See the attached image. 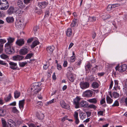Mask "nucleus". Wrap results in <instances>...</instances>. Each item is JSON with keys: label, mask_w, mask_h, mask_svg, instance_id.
I'll return each instance as SVG.
<instances>
[{"label": "nucleus", "mask_w": 127, "mask_h": 127, "mask_svg": "<svg viewBox=\"0 0 127 127\" xmlns=\"http://www.w3.org/2000/svg\"><path fill=\"white\" fill-rule=\"evenodd\" d=\"M41 83L38 82L33 83L31 88V92H34V94H38L41 90V89L39 88L41 85Z\"/></svg>", "instance_id": "nucleus-1"}, {"label": "nucleus", "mask_w": 127, "mask_h": 127, "mask_svg": "<svg viewBox=\"0 0 127 127\" xmlns=\"http://www.w3.org/2000/svg\"><path fill=\"white\" fill-rule=\"evenodd\" d=\"M9 6L8 2L6 0H0V8L2 10H6Z\"/></svg>", "instance_id": "nucleus-2"}, {"label": "nucleus", "mask_w": 127, "mask_h": 127, "mask_svg": "<svg viewBox=\"0 0 127 127\" xmlns=\"http://www.w3.org/2000/svg\"><path fill=\"white\" fill-rule=\"evenodd\" d=\"M127 69V65L126 64L121 65L120 66H117L115 69L116 70H117L120 72H122L125 71Z\"/></svg>", "instance_id": "nucleus-3"}, {"label": "nucleus", "mask_w": 127, "mask_h": 127, "mask_svg": "<svg viewBox=\"0 0 127 127\" xmlns=\"http://www.w3.org/2000/svg\"><path fill=\"white\" fill-rule=\"evenodd\" d=\"M81 99L80 97L77 96L73 100V103L75 105V107L76 108H79L80 101Z\"/></svg>", "instance_id": "nucleus-4"}, {"label": "nucleus", "mask_w": 127, "mask_h": 127, "mask_svg": "<svg viewBox=\"0 0 127 127\" xmlns=\"http://www.w3.org/2000/svg\"><path fill=\"white\" fill-rule=\"evenodd\" d=\"M29 51V49L27 47H23L19 51V54L21 55H24L27 54Z\"/></svg>", "instance_id": "nucleus-5"}, {"label": "nucleus", "mask_w": 127, "mask_h": 127, "mask_svg": "<svg viewBox=\"0 0 127 127\" xmlns=\"http://www.w3.org/2000/svg\"><path fill=\"white\" fill-rule=\"evenodd\" d=\"M80 88L83 90H85L88 88L89 87V84L88 82L84 81L80 82Z\"/></svg>", "instance_id": "nucleus-6"}, {"label": "nucleus", "mask_w": 127, "mask_h": 127, "mask_svg": "<svg viewBox=\"0 0 127 127\" xmlns=\"http://www.w3.org/2000/svg\"><path fill=\"white\" fill-rule=\"evenodd\" d=\"M48 1H44L38 3V6L41 8L43 9L46 7L48 4Z\"/></svg>", "instance_id": "nucleus-7"}, {"label": "nucleus", "mask_w": 127, "mask_h": 127, "mask_svg": "<svg viewBox=\"0 0 127 127\" xmlns=\"http://www.w3.org/2000/svg\"><path fill=\"white\" fill-rule=\"evenodd\" d=\"M93 92L90 90H88L84 92L83 94L84 97H91L93 95Z\"/></svg>", "instance_id": "nucleus-8"}, {"label": "nucleus", "mask_w": 127, "mask_h": 127, "mask_svg": "<svg viewBox=\"0 0 127 127\" xmlns=\"http://www.w3.org/2000/svg\"><path fill=\"white\" fill-rule=\"evenodd\" d=\"M24 59V57L21 55H17L12 57V59L15 61H20Z\"/></svg>", "instance_id": "nucleus-9"}, {"label": "nucleus", "mask_w": 127, "mask_h": 127, "mask_svg": "<svg viewBox=\"0 0 127 127\" xmlns=\"http://www.w3.org/2000/svg\"><path fill=\"white\" fill-rule=\"evenodd\" d=\"M7 125L8 127H16L15 123L13 120L10 119L8 120Z\"/></svg>", "instance_id": "nucleus-10"}, {"label": "nucleus", "mask_w": 127, "mask_h": 127, "mask_svg": "<svg viewBox=\"0 0 127 127\" xmlns=\"http://www.w3.org/2000/svg\"><path fill=\"white\" fill-rule=\"evenodd\" d=\"M60 103L61 106L63 108L68 110L70 109V106L66 104L64 100H61L60 101Z\"/></svg>", "instance_id": "nucleus-11"}, {"label": "nucleus", "mask_w": 127, "mask_h": 127, "mask_svg": "<svg viewBox=\"0 0 127 127\" xmlns=\"http://www.w3.org/2000/svg\"><path fill=\"white\" fill-rule=\"evenodd\" d=\"M15 25L16 27L19 29L22 28L23 26V23L20 20L17 21L15 22Z\"/></svg>", "instance_id": "nucleus-12"}, {"label": "nucleus", "mask_w": 127, "mask_h": 127, "mask_svg": "<svg viewBox=\"0 0 127 127\" xmlns=\"http://www.w3.org/2000/svg\"><path fill=\"white\" fill-rule=\"evenodd\" d=\"M9 67L13 70L16 69L17 68V64L13 62L10 61L9 62Z\"/></svg>", "instance_id": "nucleus-13"}, {"label": "nucleus", "mask_w": 127, "mask_h": 127, "mask_svg": "<svg viewBox=\"0 0 127 127\" xmlns=\"http://www.w3.org/2000/svg\"><path fill=\"white\" fill-rule=\"evenodd\" d=\"M17 4V6L20 8H23L25 6V4L23 3L22 0H18Z\"/></svg>", "instance_id": "nucleus-14"}, {"label": "nucleus", "mask_w": 127, "mask_h": 127, "mask_svg": "<svg viewBox=\"0 0 127 127\" xmlns=\"http://www.w3.org/2000/svg\"><path fill=\"white\" fill-rule=\"evenodd\" d=\"M67 77L70 81L73 82L74 81V77L70 72L68 73L67 75Z\"/></svg>", "instance_id": "nucleus-15"}, {"label": "nucleus", "mask_w": 127, "mask_h": 127, "mask_svg": "<svg viewBox=\"0 0 127 127\" xmlns=\"http://www.w3.org/2000/svg\"><path fill=\"white\" fill-rule=\"evenodd\" d=\"M6 42V41L4 39H0V53L2 52L3 50V44Z\"/></svg>", "instance_id": "nucleus-16"}, {"label": "nucleus", "mask_w": 127, "mask_h": 127, "mask_svg": "<svg viewBox=\"0 0 127 127\" xmlns=\"http://www.w3.org/2000/svg\"><path fill=\"white\" fill-rule=\"evenodd\" d=\"M25 100L23 99L22 100H20L19 102V108L22 110L24 107V105L25 104Z\"/></svg>", "instance_id": "nucleus-17"}, {"label": "nucleus", "mask_w": 127, "mask_h": 127, "mask_svg": "<svg viewBox=\"0 0 127 127\" xmlns=\"http://www.w3.org/2000/svg\"><path fill=\"white\" fill-rule=\"evenodd\" d=\"M16 44L19 46H21L24 43V41L23 39L18 40L16 42Z\"/></svg>", "instance_id": "nucleus-18"}, {"label": "nucleus", "mask_w": 127, "mask_h": 127, "mask_svg": "<svg viewBox=\"0 0 127 127\" xmlns=\"http://www.w3.org/2000/svg\"><path fill=\"white\" fill-rule=\"evenodd\" d=\"M80 105L81 107H86L88 105V103L86 101L82 100L80 102Z\"/></svg>", "instance_id": "nucleus-19"}, {"label": "nucleus", "mask_w": 127, "mask_h": 127, "mask_svg": "<svg viewBox=\"0 0 127 127\" xmlns=\"http://www.w3.org/2000/svg\"><path fill=\"white\" fill-rule=\"evenodd\" d=\"M92 66L90 63H88L85 66L86 70L87 72H89L91 70V68Z\"/></svg>", "instance_id": "nucleus-20"}, {"label": "nucleus", "mask_w": 127, "mask_h": 127, "mask_svg": "<svg viewBox=\"0 0 127 127\" xmlns=\"http://www.w3.org/2000/svg\"><path fill=\"white\" fill-rule=\"evenodd\" d=\"M14 8L13 6H11L7 11V13L9 15H11L13 13L14 11Z\"/></svg>", "instance_id": "nucleus-21"}, {"label": "nucleus", "mask_w": 127, "mask_h": 127, "mask_svg": "<svg viewBox=\"0 0 127 127\" xmlns=\"http://www.w3.org/2000/svg\"><path fill=\"white\" fill-rule=\"evenodd\" d=\"M78 22V20L77 19H73L70 25L71 27H74L77 25Z\"/></svg>", "instance_id": "nucleus-22"}, {"label": "nucleus", "mask_w": 127, "mask_h": 127, "mask_svg": "<svg viewBox=\"0 0 127 127\" xmlns=\"http://www.w3.org/2000/svg\"><path fill=\"white\" fill-rule=\"evenodd\" d=\"M54 49V47L53 46H49L46 48V50L47 52L50 53H51L53 51Z\"/></svg>", "instance_id": "nucleus-23"}, {"label": "nucleus", "mask_w": 127, "mask_h": 127, "mask_svg": "<svg viewBox=\"0 0 127 127\" xmlns=\"http://www.w3.org/2000/svg\"><path fill=\"white\" fill-rule=\"evenodd\" d=\"M36 116L37 118L39 120H42L43 119L44 116L43 114L42 113H37Z\"/></svg>", "instance_id": "nucleus-24"}, {"label": "nucleus", "mask_w": 127, "mask_h": 127, "mask_svg": "<svg viewBox=\"0 0 127 127\" xmlns=\"http://www.w3.org/2000/svg\"><path fill=\"white\" fill-rule=\"evenodd\" d=\"M7 22L9 23H11L13 22L14 19L13 17H9L6 18Z\"/></svg>", "instance_id": "nucleus-25"}, {"label": "nucleus", "mask_w": 127, "mask_h": 127, "mask_svg": "<svg viewBox=\"0 0 127 127\" xmlns=\"http://www.w3.org/2000/svg\"><path fill=\"white\" fill-rule=\"evenodd\" d=\"M66 35L68 37H70L72 34V30L71 28H69L66 32Z\"/></svg>", "instance_id": "nucleus-26"}, {"label": "nucleus", "mask_w": 127, "mask_h": 127, "mask_svg": "<svg viewBox=\"0 0 127 127\" xmlns=\"http://www.w3.org/2000/svg\"><path fill=\"white\" fill-rule=\"evenodd\" d=\"M39 43V42L37 40H35L34 41L31 45V48H34Z\"/></svg>", "instance_id": "nucleus-27"}, {"label": "nucleus", "mask_w": 127, "mask_h": 127, "mask_svg": "<svg viewBox=\"0 0 127 127\" xmlns=\"http://www.w3.org/2000/svg\"><path fill=\"white\" fill-rule=\"evenodd\" d=\"M87 101L90 103H92L94 104H96V103L97 101L96 98H93L92 99H88Z\"/></svg>", "instance_id": "nucleus-28"}, {"label": "nucleus", "mask_w": 127, "mask_h": 127, "mask_svg": "<svg viewBox=\"0 0 127 127\" xmlns=\"http://www.w3.org/2000/svg\"><path fill=\"white\" fill-rule=\"evenodd\" d=\"M92 87L94 89L98 88L99 86L98 84L96 82H93L92 84Z\"/></svg>", "instance_id": "nucleus-29"}, {"label": "nucleus", "mask_w": 127, "mask_h": 127, "mask_svg": "<svg viewBox=\"0 0 127 127\" xmlns=\"http://www.w3.org/2000/svg\"><path fill=\"white\" fill-rule=\"evenodd\" d=\"M20 95V92L16 91L14 93V97L15 98H18Z\"/></svg>", "instance_id": "nucleus-30"}, {"label": "nucleus", "mask_w": 127, "mask_h": 127, "mask_svg": "<svg viewBox=\"0 0 127 127\" xmlns=\"http://www.w3.org/2000/svg\"><path fill=\"white\" fill-rule=\"evenodd\" d=\"M106 101L107 103L110 104L112 102L113 100L111 99L108 95L106 96Z\"/></svg>", "instance_id": "nucleus-31"}, {"label": "nucleus", "mask_w": 127, "mask_h": 127, "mask_svg": "<svg viewBox=\"0 0 127 127\" xmlns=\"http://www.w3.org/2000/svg\"><path fill=\"white\" fill-rule=\"evenodd\" d=\"M5 110L0 108V116H4L5 114Z\"/></svg>", "instance_id": "nucleus-32"}, {"label": "nucleus", "mask_w": 127, "mask_h": 127, "mask_svg": "<svg viewBox=\"0 0 127 127\" xmlns=\"http://www.w3.org/2000/svg\"><path fill=\"white\" fill-rule=\"evenodd\" d=\"M12 50H13L12 49H11V48H6L5 49V51H7V53L9 54H11L13 53Z\"/></svg>", "instance_id": "nucleus-33"}, {"label": "nucleus", "mask_w": 127, "mask_h": 127, "mask_svg": "<svg viewBox=\"0 0 127 127\" xmlns=\"http://www.w3.org/2000/svg\"><path fill=\"white\" fill-rule=\"evenodd\" d=\"M11 97V94L10 93L7 97L4 98V100L6 102H8L10 100Z\"/></svg>", "instance_id": "nucleus-34"}, {"label": "nucleus", "mask_w": 127, "mask_h": 127, "mask_svg": "<svg viewBox=\"0 0 127 127\" xmlns=\"http://www.w3.org/2000/svg\"><path fill=\"white\" fill-rule=\"evenodd\" d=\"M33 54L32 53H30L27 54L25 58V59H30L33 56Z\"/></svg>", "instance_id": "nucleus-35"}, {"label": "nucleus", "mask_w": 127, "mask_h": 127, "mask_svg": "<svg viewBox=\"0 0 127 127\" xmlns=\"http://www.w3.org/2000/svg\"><path fill=\"white\" fill-rule=\"evenodd\" d=\"M79 116L80 118L82 120L84 119L86 117V114H82V113L80 114Z\"/></svg>", "instance_id": "nucleus-36"}, {"label": "nucleus", "mask_w": 127, "mask_h": 127, "mask_svg": "<svg viewBox=\"0 0 127 127\" xmlns=\"http://www.w3.org/2000/svg\"><path fill=\"white\" fill-rule=\"evenodd\" d=\"M27 63V62H26V61L25 62H20L19 63V65L20 67H23Z\"/></svg>", "instance_id": "nucleus-37"}, {"label": "nucleus", "mask_w": 127, "mask_h": 127, "mask_svg": "<svg viewBox=\"0 0 127 127\" xmlns=\"http://www.w3.org/2000/svg\"><path fill=\"white\" fill-rule=\"evenodd\" d=\"M102 18L104 19H107L110 17V16L109 14H105L102 16Z\"/></svg>", "instance_id": "nucleus-38"}, {"label": "nucleus", "mask_w": 127, "mask_h": 127, "mask_svg": "<svg viewBox=\"0 0 127 127\" xmlns=\"http://www.w3.org/2000/svg\"><path fill=\"white\" fill-rule=\"evenodd\" d=\"M113 96L115 98H117L119 96V94L116 92H114L112 94Z\"/></svg>", "instance_id": "nucleus-39"}, {"label": "nucleus", "mask_w": 127, "mask_h": 127, "mask_svg": "<svg viewBox=\"0 0 127 127\" xmlns=\"http://www.w3.org/2000/svg\"><path fill=\"white\" fill-rule=\"evenodd\" d=\"M121 101L122 102H125V105L127 106V97L122 98Z\"/></svg>", "instance_id": "nucleus-40"}, {"label": "nucleus", "mask_w": 127, "mask_h": 127, "mask_svg": "<svg viewBox=\"0 0 127 127\" xmlns=\"http://www.w3.org/2000/svg\"><path fill=\"white\" fill-rule=\"evenodd\" d=\"M7 39L8 40V42H9V43L11 44L12 45V43L14 41V39L13 38L9 37Z\"/></svg>", "instance_id": "nucleus-41"}, {"label": "nucleus", "mask_w": 127, "mask_h": 127, "mask_svg": "<svg viewBox=\"0 0 127 127\" xmlns=\"http://www.w3.org/2000/svg\"><path fill=\"white\" fill-rule=\"evenodd\" d=\"M113 9L112 4H109V5L107 8V10L108 11H110Z\"/></svg>", "instance_id": "nucleus-42"}, {"label": "nucleus", "mask_w": 127, "mask_h": 127, "mask_svg": "<svg viewBox=\"0 0 127 127\" xmlns=\"http://www.w3.org/2000/svg\"><path fill=\"white\" fill-rule=\"evenodd\" d=\"M12 111L14 113H19V111L17 109L16 107H14L12 109Z\"/></svg>", "instance_id": "nucleus-43"}, {"label": "nucleus", "mask_w": 127, "mask_h": 127, "mask_svg": "<svg viewBox=\"0 0 127 127\" xmlns=\"http://www.w3.org/2000/svg\"><path fill=\"white\" fill-rule=\"evenodd\" d=\"M88 107L90 108H92L95 109L97 107L94 104H91L88 106Z\"/></svg>", "instance_id": "nucleus-44"}, {"label": "nucleus", "mask_w": 127, "mask_h": 127, "mask_svg": "<svg viewBox=\"0 0 127 127\" xmlns=\"http://www.w3.org/2000/svg\"><path fill=\"white\" fill-rule=\"evenodd\" d=\"M1 121L3 127L6 126V122L4 118H2Z\"/></svg>", "instance_id": "nucleus-45"}, {"label": "nucleus", "mask_w": 127, "mask_h": 127, "mask_svg": "<svg viewBox=\"0 0 127 127\" xmlns=\"http://www.w3.org/2000/svg\"><path fill=\"white\" fill-rule=\"evenodd\" d=\"M119 105V103L118 101L117 100H116L115 102L112 105V107H114L116 106H118Z\"/></svg>", "instance_id": "nucleus-46"}, {"label": "nucleus", "mask_w": 127, "mask_h": 127, "mask_svg": "<svg viewBox=\"0 0 127 127\" xmlns=\"http://www.w3.org/2000/svg\"><path fill=\"white\" fill-rule=\"evenodd\" d=\"M12 45L8 42L6 43L5 45V47L6 48H11Z\"/></svg>", "instance_id": "nucleus-47"}, {"label": "nucleus", "mask_w": 127, "mask_h": 127, "mask_svg": "<svg viewBox=\"0 0 127 127\" xmlns=\"http://www.w3.org/2000/svg\"><path fill=\"white\" fill-rule=\"evenodd\" d=\"M1 58L2 59H5L8 58V56L5 54H2L0 55Z\"/></svg>", "instance_id": "nucleus-48"}, {"label": "nucleus", "mask_w": 127, "mask_h": 127, "mask_svg": "<svg viewBox=\"0 0 127 127\" xmlns=\"http://www.w3.org/2000/svg\"><path fill=\"white\" fill-rule=\"evenodd\" d=\"M39 29V28L37 26H35L34 27L33 30L35 34L36 33V32H37Z\"/></svg>", "instance_id": "nucleus-49"}, {"label": "nucleus", "mask_w": 127, "mask_h": 127, "mask_svg": "<svg viewBox=\"0 0 127 127\" xmlns=\"http://www.w3.org/2000/svg\"><path fill=\"white\" fill-rule=\"evenodd\" d=\"M70 60L71 62H73L75 61V56H72L70 58Z\"/></svg>", "instance_id": "nucleus-50"}, {"label": "nucleus", "mask_w": 127, "mask_h": 127, "mask_svg": "<svg viewBox=\"0 0 127 127\" xmlns=\"http://www.w3.org/2000/svg\"><path fill=\"white\" fill-rule=\"evenodd\" d=\"M78 113L75 111L74 112V117L75 119L78 118Z\"/></svg>", "instance_id": "nucleus-51"}, {"label": "nucleus", "mask_w": 127, "mask_h": 127, "mask_svg": "<svg viewBox=\"0 0 127 127\" xmlns=\"http://www.w3.org/2000/svg\"><path fill=\"white\" fill-rule=\"evenodd\" d=\"M105 98H103L102 99L100 100V103L101 104H102L105 102Z\"/></svg>", "instance_id": "nucleus-52"}, {"label": "nucleus", "mask_w": 127, "mask_h": 127, "mask_svg": "<svg viewBox=\"0 0 127 127\" xmlns=\"http://www.w3.org/2000/svg\"><path fill=\"white\" fill-rule=\"evenodd\" d=\"M113 8L117 7L119 6H120L119 4H112Z\"/></svg>", "instance_id": "nucleus-53"}, {"label": "nucleus", "mask_w": 127, "mask_h": 127, "mask_svg": "<svg viewBox=\"0 0 127 127\" xmlns=\"http://www.w3.org/2000/svg\"><path fill=\"white\" fill-rule=\"evenodd\" d=\"M103 111H100L98 112L97 114L98 115L103 116Z\"/></svg>", "instance_id": "nucleus-54"}, {"label": "nucleus", "mask_w": 127, "mask_h": 127, "mask_svg": "<svg viewBox=\"0 0 127 127\" xmlns=\"http://www.w3.org/2000/svg\"><path fill=\"white\" fill-rule=\"evenodd\" d=\"M67 116H64L62 118L61 121H62V122H64L65 120H68V119L67 118Z\"/></svg>", "instance_id": "nucleus-55"}, {"label": "nucleus", "mask_w": 127, "mask_h": 127, "mask_svg": "<svg viewBox=\"0 0 127 127\" xmlns=\"http://www.w3.org/2000/svg\"><path fill=\"white\" fill-rule=\"evenodd\" d=\"M32 0H24V3L25 4H27L30 2Z\"/></svg>", "instance_id": "nucleus-56"}, {"label": "nucleus", "mask_w": 127, "mask_h": 127, "mask_svg": "<svg viewBox=\"0 0 127 127\" xmlns=\"http://www.w3.org/2000/svg\"><path fill=\"white\" fill-rule=\"evenodd\" d=\"M55 101H54V99H52L51 100L47 102V103L48 104H51L54 103Z\"/></svg>", "instance_id": "nucleus-57"}, {"label": "nucleus", "mask_w": 127, "mask_h": 127, "mask_svg": "<svg viewBox=\"0 0 127 127\" xmlns=\"http://www.w3.org/2000/svg\"><path fill=\"white\" fill-rule=\"evenodd\" d=\"M90 19L92 21H94L96 20V18L94 17H90Z\"/></svg>", "instance_id": "nucleus-58"}, {"label": "nucleus", "mask_w": 127, "mask_h": 127, "mask_svg": "<svg viewBox=\"0 0 127 127\" xmlns=\"http://www.w3.org/2000/svg\"><path fill=\"white\" fill-rule=\"evenodd\" d=\"M49 67V65L47 64H44L43 66V68L45 69H46Z\"/></svg>", "instance_id": "nucleus-59"}, {"label": "nucleus", "mask_w": 127, "mask_h": 127, "mask_svg": "<svg viewBox=\"0 0 127 127\" xmlns=\"http://www.w3.org/2000/svg\"><path fill=\"white\" fill-rule=\"evenodd\" d=\"M57 68L59 70H61V69L62 67L61 65L57 64Z\"/></svg>", "instance_id": "nucleus-60"}, {"label": "nucleus", "mask_w": 127, "mask_h": 127, "mask_svg": "<svg viewBox=\"0 0 127 127\" xmlns=\"http://www.w3.org/2000/svg\"><path fill=\"white\" fill-rule=\"evenodd\" d=\"M96 34L95 32H94L92 33V37L93 39H94L96 37Z\"/></svg>", "instance_id": "nucleus-61"}, {"label": "nucleus", "mask_w": 127, "mask_h": 127, "mask_svg": "<svg viewBox=\"0 0 127 127\" xmlns=\"http://www.w3.org/2000/svg\"><path fill=\"white\" fill-rule=\"evenodd\" d=\"M86 114L87 115V117H90L91 114V112L90 111L87 112H86Z\"/></svg>", "instance_id": "nucleus-62"}, {"label": "nucleus", "mask_w": 127, "mask_h": 127, "mask_svg": "<svg viewBox=\"0 0 127 127\" xmlns=\"http://www.w3.org/2000/svg\"><path fill=\"white\" fill-rule=\"evenodd\" d=\"M0 64L2 65H5L6 64L3 61L0 60Z\"/></svg>", "instance_id": "nucleus-63"}, {"label": "nucleus", "mask_w": 127, "mask_h": 127, "mask_svg": "<svg viewBox=\"0 0 127 127\" xmlns=\"http://www.w3.org/2000/svg\"><path fill=\"white\" fill-rule=\"evenodd\" d=\"M33 39V38H31L29 39L27 41V42L28 43H30L31 42H32Z\"/></svg>", "instance_id": "nucleus-64"}]
</instances>
